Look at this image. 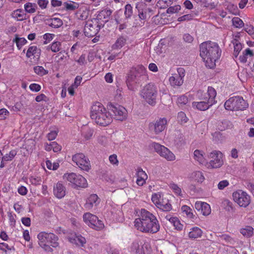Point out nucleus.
<instances>
[{
	"mask_svg": "<svg viewBox=\"0 0 254 254\" xmlns=\"http://www.w3.org/2000/svg\"><path fill=\"white\" fill-rule=\"evenodd\" d=\"M224 106L227 110L242 111L247 109L249 104L243 97L234 96L227 100L225 103Z\"/></svg>",
	"mask_w": 254,
	"mask_h": 254,
	"instance_id": "6",
	"label": "nucleus"
},
{
	"mask_svg": "<svg viewBox=\"0 0 254 254\" xmlns=\"http://www.w3.org/2000/svg\"><path fill=\"white\" fill-rule=\"evenodd\" d=\"M69 241L72 244L78 246H83L86 241L84 237L80 235L75 234L71 237L69 238Z\"/></svg>",
	"mask_w": 254,
	"mask_h": 254,
	"instance_id": "30",
	"label": "nucleus"
},
{
	"mask_svg": "<svg viewBox=\"0 0 254 254\" xmlns=\"http://www.w3.org/2000/svg\"><path fill=\"white\" fill-rule=\"evenodd\" d=\"M37 5L35 3L28 2L24 4L25 10L29 13H33L36 11Z\"/></svg>",
	"mask_w": 254,
	"mask_h": 254,
	"instance_id": "42",
	"label": "nucleus"
},
{
	"mask_svg": "<svg viewBox=\"0 0 254 254\" xmlns=\"http://www.w3.org/2000/svg\"><path fill=\"white\" fill-rule=\"evenodd\" d=\"M155 151L162 157L169 161H173L176 159L174 154L168 148L158 143L153 142L152 145Z\"/></svg>",
	"mask_w": 254,
	"mask_h": 254,
	"instance_id": "13",
	"label": "nucleus"
},
{
	"mask_svg": "<svg viewBox=\"0 0 254 254\" xmlns=\"http://www.w3.org/2000/svg\"><path fill=\"white\" fill-rule=\"evenodd\" d=\"M136 8L138 9V16L141 19L145 20L150 17L149 13L151 12V10L147 7L145 3L143 2L137 3Z\"/></svg>",
	"mask_w": 254,
	"mask_h": 254,
	"instance_id": "20",
	"label": "nucleus"
},
{
	"mask_svg": "<svg viewBox=\"0 0 254 254\" xmlns=\"http://www.w3.org/2000/svg\"><path fill=\"white\" fill-rule=\"evenodd\" d=\"M41 86L37 83H32L29 85L30 90L34 92H38L41 90Z\"/></svg>",
	"mask_w": 254,
	"mask_h": 254,
	"instance_id": "63",
	"label": "nucleus"
},
{
	"mask_svg": "<svg viewBox=\"0 0 254 254\" xmlns=\"http://www.w3.org/2000/svg\"><path fill=\"white\" fill-rule=\"evenodd\" d=\"M185 76V70L180 67L177 69V73L173 74L169 78V82L172 86H180L183 83V77Z\"/></svg>",
	"mask_w": 254,
	"mask_h": 254,
	"instance_id": "19",
	"label": "nucleus"
},
{
	"mask_svg": "<svg viewBox=\"0 0 254 254\" xmlns=\"http://www.w3.org/2000/svg\"><path fill=\"white\" fill-rule=\"evenodd\" d=\"M152 201L157 206H169L168 203L164 204L161 194L160 192L153 193L151 197Z\"/></svg>",
	"mask_w": 254,
	"mask_h": 254,
	"instance_id": "31",
	"label": "nucleus"
},
{
	"mask_svg": "<svg viewBox=\"0 0 254 254\" xmlns=\"http://www.w3.org/2000/svg\"><path fill=\"white\" fill-rule=\"evenodd\" d=\"M173 2V0H159L157 2L158 6L160 8H166L170 6Z\"/></svg>",
	"mask_w": 254,
	"mask_h": 254,
	"instance_id": "44",
	"label": "nucleus"
},
{
	"mask_svg": "<svg viewBox=\"0 0 254 254\" xmlns=\"http://www.w3.org/2000/svg\"><path fill=\"white\" fill-rule=\"evenodd\" d=\"M13 42H15L17 48L20 50L23 45L26 44L27 41L24 38H18L16 37L15 39L13 40Z\"/></svg>",
	"mask_w": 254,
	"mask_h": 254,
	"instance_id": "46",
	"label": "nucleus"
},
{
	"mask_svg": "<svg viewBox=\"0 0 254 254\" xmlns=\"http://www.w3.org/2000/svg\"><path fill=\"white\" fill-rule=\"evenodd\" d=\"M229 185V181L226 180H223V181H220L218 183V184L217 185V187H218V188L219 190H222L225 188H226L227 186H228Z\"/></svg>",
	"mask_w": 254,
	"mask_h": 254,
	"instance_id": "59",
	"label": "nucleus"
},
{
	"mask_svg": "<svg viewBox=\"0 0 254 254\" xmlns=\"http://www.w3.org/2000/svg\"><path fill=\"white\" fill-rule=\"evenodd\" d=\"M72 160L81 170L88 171L91 168L90 161L83 153H77L72 156Z\"/></svg>",
	"mask_w": 254,
	"mask_h": 254,
	"instance_id": "16",
	"label": "nucleus"
},
{
	"mask_svg": "<svg viewBox=\"0 0 254 254\" xmlns=\"http://www.w3.org/2000/svg\"><path fill=\"white\" fill-rule=\"evenodd\" d=\"M232 196L234 201L239 206H248L251 202V196L246 191L241 190L234 191Z\"/></svg>",
	"mask_w": 254,
	"mask_h": 254,
	"instance_id": "12",
	"label": "nucleus"
},
{
	"mask_svg": "<svg viewBox=\"0 0 254 254\" xmlns=\"http://www.w3.org/2000/svg\"><path fill=\"white\" fill-rule=\"evenodd\" d=\"M61 43L59 41H55L50 45V48L53 52L57 53L61 49Z\"/></svg>",
	"mask_w": 254,
	"mask_h": 254,
	"instance_id": "45",
	"label": "nucleus"
},
{
	"mask_svg": "<svg viewBox=\"0 0 254 254\" xmlns=\"http://www.w3.org/2000/svg\"><path fill=\"white\" fill-rule=\"evenodd\" d=\"M219 241H224L225 243L230 244H233L235 243L234 239L230 236L227 234H222L218 236Z\"/></svg>",
	"mask_w": 254,
	"mask_h": 254,
	"instance_id": "40",
	"label": "nucleus"
},
{
	"mask_svg": "<svg viewBox=\"0 0 254 254\" xmlns=\"http://www.w3.org/2000/svg\"><path fill=\"white\" fill-rule=\"evenodd\" d=\"M177 119L178 121L181 124L186 123L188 120V119L185 113L183 112H180L178 113Z\"/></svg>",
	"mask_w": 254,
	"mask_h": 254,
	"instance_id": "51",
	"label": "nucleus"
},
{
	"mask_svg": "<svg viewBox=\"0 0 254 254\" xmlns=\"http://www.w3.org/2000/svg\"><path fill=\"white\" fill-rule=\"evenodd\" d=\"M138 218L134 221V226L138 231L146 233H156L159 231L160 224L156 216L144 208L138 212Z\"/></svg>",
	"mask_w": 254,
	"mask_h": 254,
	"instance_id": "1",
	"label": "nucleus"
},
{
	"mask_svg": "<svg viewBox=\"0 0 254 254\" xmlns=\"http://www.w3.org/2000/svg\"><path fill=\"white\" fill-rule=\"evenodd\" d=\"M165 218L174 226L176 230L179 231L183 230L184 225L181 223L177 217H173L170 214H168L165 216Z\"/></svg>",
	"mask_w": 254,
	"mask_h": 254,
	"instance_id": "27",
	"label": "nucleus"
},
{
	"mask_svg": "<svg viewBox=\"0 0 254 254\" xmlns=\"http://www.w3.org/2000/svg\"><path fill=\"white\" fill-rule=\"evenodd\" d=\"M136 183L139 186H142L146 183L148 176L142 168L138 167L136 170Z\"/></svg>",
	"mask_w": 254,
	"mask_h": 254,
	"instance_id": "24",
	"label": "nucleus"
},
{
	"mask_svg": "<svg viewBox=\"0 0 254 254\" xmlns=\"http://www.w3.org/2000/svg\"><path fill=\"white\" fill-rule=\"evenodd\" d=\"M63 179L70 183L74 188H86L88 184L86 180L82 176L74 173H65Z\"/></svg>",
	"mask_w": 254,
	"mask_h": 254,
	"instance_id": "8",
	"label": "nucleus"
},
{
	"mask_svg": "<svg viewBox=\"0 0 254 254\" xmlns=\"http://www.w3.org/2000/svg\"><path fill=\"white\" fill-rule=\"evenodd\" d=\"M76 62L80 65H85L87 63L85 55H81L79 59L76 61Z\"/></svg>",
	"mask_w": 254,
	"mask_h": 254,
	"instance_id": "61",
	"label": "nucleus"
},
{
	"mask_svg": "<svg viewBox=\"0 0 254 254\" xmlns=\"http://www.w3.org/2000/svg\"><path fill=\"white\" fill-rule=\"evenodd\" d=\"M130 252L132 254H149L150 247L147 243L141 240L134 241L130 246Z\"/></svg>",
	"mask_w": 254,
	"mask_h": 254,
	"instance_id": "9",
	"label": "nucleus"
},
{
	"mask_svg": "<svg viewBox=\"0 0 254 254\" xmlns=\"http://www.w3.org/2000/svg\"><path fill=\"white\" fill-rule=\"evenodd\" d=\"M11 16L17 21H22L26 19V14L21 9H17L11 13Z\"/></svg>",
	"mask_w": 254,
	"mask_h": 254,
	"instance_id": "35",
	"label": "nucleus"
},
{
	"mask_svg": "<svg viewBox=\"0 0 254 254\" xmlns=\"http://www.w3.org/2000/svg\"><path fill=\"white\" fill-rule=\"evenodd\" d=\"M169 187L176 195L180 196L183 195L182 190L177 184L171 182L169 184Z\"/></svg>",
	"mask_w": 254,
	"mask_h": 254,
	"instance_id": "38",
	"label": "nucleus"
},
{
	"mask_svg": "<svg viewBox=\"0 0 254 254\" xmlns=\"http://www.w3.org/2000/svg\"><path fill=\"white\" fill-rule=\"evenodd\" d=\"M188 102V97L185 95L178 97L177 100V103L180 107H182L183 106L187 104Z\"/></svg>",
	"mask_w": 254,
	"mask_h": 254,
	"instance_id": "47",
	"label": "nucleus"
},
{
	"mask_svg": "<svg viewBox=\"0 0 254 254\" xmlns=\"http://www.w3.org/2000/svg\"><path fill=\"white\" fill-rule=\"evenodd\" d=\"M232 25L236 28H242L244 26L243 21L238 17H234L232 19Z\"/></svg>",
	"mask_w": 254,
	"mask_h": 254,
	"instance_id": "39",
	"label": "nucleus"
},
{
	"mask_svg": "<svg viewBox=\"0 0 254 254\" xmlns=\"http://www.w3.org/2000/svg\"><path fill=\"white\" fill-rule=\"evenodd\" d=\"M30 182L34 186H38L41 184L42 180L40 177L32 176L29 178Z\"/></svg>",
	"mask_w": 254,
	"mask_h": 254,
	"instance_id": "48",
	"label": "nucleus"
},
{
	"mask_svg": "<svg viewBox=\"0 0 254 254\" xmlns=\"http://www.w3.org/2000/svg\"><path fill=\"white\" fill-rule=\"evenodd\" d=\"M234 54L235 55H238L242 49V45L240 43H238L237 41L234 43Z\"/></svg>",
	"mask_w": 254,
	"mask_h": 254,
	"instance_id": "60",
	"label": "nucleus"
},
{
	"mask_svg": "<svg viewBox=\"0 0 254 254\" xmlns=\"http://www.w3.org/2000/svg\"><path fill=\"white\" fill-rule=\"evenodd\" d=\"M200 56L205 66L211 69L216 66V62L221 55V50L218 44L210 41L202 43L199 46Z\"/></svg>",
	"mask_w": 254,
	"mask_h": 254,
	"instance_id": "2",
	"label": "nucleus"
},
{
	"mask_svg": "<svg viewBox=\"0 0 254 254\" xmlns=\"http://www.w3.org/2000/svg\"><path fill=\"white\" fill-rule=\"evenodd\" d=\"M93 130L89 128H86L82 132L83 137L86 140H88V139H90L93 135Z\"/></svg>",
	"mask_w": 254,
	"mask_h": 254,
	"instance_id": "55",
	"label": "nucleus"
},
{
	"mask_svg": "<svg viewBox=\"0 0 254 254\" xmlns=\"http://www.w3.org/2000/svg\"><path fill=\"white\" fill-rule=\"evenodd\" d=\"M157 90L152 83H148L144 86L140 91V96L150 105L153 106L156 103Z\"/></svg>",
	"mask_w": 254,
	"mask_h": 254,
	"instance_id": "7",
	"label": "nucleus"
},
{
	"mask_svg": "<svg viewBox=\"0 0 254 254\" xmlns=\"http://www.w3.org/2000/svg\"><path fill=\"white\" fill-rule=\"evenodd\" d=\"M197 210L204 216H207L211 213V207H195Z\"/></svg>",
	"mask_w": 254,
	"mask_h": 254,
	"instance_id": "54",
	"label": "nucleus"
},
{
	"mask_svg": "<svg viewBox=\"0 0 254 254\" xmlns=\"http://www.w3.org/2000/svg\"><path fill=\"white\" fill-rule=\"evenodd\" d=\"M209 157L211 160L207 164V167L208 169L218 168L223 164V154L219 151L214 150L210 152Z\"/></svg>",
	"mask_w": 254,
	"mask_h": 254,
	"instance_id": "18",
	"label": "nucleus"
},
{
	"mask_svg": "<svg viewBox=\"0 0 254 254\" xmlns=\"http://www.w3.org/2000/svg\"><path fill=\"white\" fill-rule=\"evenodd\" d=\"M182 212L189 218H193L194 215L190 207H182Z\"/></svg>",
	"mask_w": 254,
	"mask_h": 254,
	"instance_id": "50",
	"label": "nucleus"
},
{
	"mask_svg": "<svg viewBox=\"0 0 254 254\" xmlns=\"http://www.w3.org/2000/svg\"><path fill=\"white\" fill-rule=\"evenodd\" d=\"M52 150L54 152H59L62 149V146L58 144L56 142L54 141L52 142Z\"/></svg>",
	"mask_w": 254,
	"mask_h": 254,
	"instance_id": "62",
	"label": "nucleus"
},
{
	"mask_svg": "<svg viewBox=\"0 0 254 254\" xmlns=\"http://www.w3.org/2000/svg\"><path fill=\"white\" fill-rule=\"evenodd\" d=\"M102 27H103L102 23H98L94 19L88 20L86 22L84 28V34L88 37H94L99 32Z\"/></svg>",
	"mask_w": 254,
	"mask_h": 254,
	"instance_id": "10",
	"label": "nucleus"
},
{
	"mask_svg": "<svg viewBox=\"0 0 254 254\" xmlns=\"http://www.w3.org/2000/svg\"><path fill=\"white\" fill-rule=\"evenodd\" d=\"M216 95L217 92L216 90L211 86L208 87L206 92L199 90L197 93V96L199 100H205L213 105L217 102L215 100Z\"/></svg>",
	"mask_w": 254,
	"mask_h": 254,
	"instance_id": "15",
	"label": "nucleus"
},
{
	"mask_svg": "<svg viewBox=\"0 0 254 254\" xmlns=\"http://www.w3.org/2000/svg\"><path fill=\"white\" fill-rule=\"evenodd\" d=\"M37 238L39 245L46 252H53V250L49 245L53 248H57L59 246L58 242L59 238L53 233L42 232L39 233Z\"/></svg>",
	"mask_w": 254,
	"mask_h": 254,
	"instance_id": "5",
	"label": "nucleus"
},
{
	"mask_svg": "<svg viewBox=\"0 0 254 254\" xmlns=\"http://www.w3.org/2000/svg\"><path fill=\"white\" fill-rule=\"evenodd\" d=\"M53 192L56 197L62 198L66 193L65 187L61 182H58L54 186Z\"/></svg>",
	"mask_w": 254,
	"mask_h": 254,
	"instance_id": "23",
	"label": "nucleus"
},
{
	"mask_svg": "<svg viewBox=\"0 0 254 254\" xmlns=\"http://www.w3.org/2000/svg\"><path fill=\"white\" fill-rule=\"evenodd\" d=\"M112 13V11L110 9H104L99 11L94 20H96L98 23H102L103 26L104 24L108 22L110 19V16Z\"/></svg>",
	"mask_w": 254,
	"mask_h": 254,
	"instance_id": "22",
	"label": "nucleus"
},
{
	"mask_svg": "<svg viewBox=\"0 0 254 254\" xmlns=\"http://www.w3.org/2000/svg\"><path fill=\"white\" fill-rule=\"evenodd\" d=\"M193 159L200 164H203L206 161L205 153L202 150L198 149L194 151Z\"/></svg>",
	"mask_w": 254,
	"mask_h": 254,
	"instance_id": "28",
	"label": "nucleus"
},
{
	"mask_svg": "<svg viewBox=\"0 0 254 254\" xmlns=\"http://www.w3.org/2000/svg\"><path fill=\"white\" fill-rule=\"evenodd\" d=\"M167 120L166 118H160L154 122L149 124L148 128L150 131L155 134H158L164 131L167 127Z\"/></svg>",
	"mask_w": 254,
	"mask_h": 254,
	"instance_id": "17",
	"label": "nucleus"
},
{
	"mask_svg": "<svg viewBox=\"0 0 254 254\" xmlns=\"http://www.w3.org/2000/svg\"><path fill=\"white\" fill-rule=\"evenodd\" d=\"M147 72L146 68L142 65L131 67L127 76L126 83L128 88L131 91L136 90L146 77Z\"/></svg>",
	"mask_w": 254,
	"mask_h": 254,
	"instance_id": "4",
	"label": "nucleus"
},
{
	"mask_svg": "<svg viewBox=\"0 0 254 254\" xmlns=\"http://www.w3.org/2000/svg\"><path fill=\"white\" fill-rule=\"evenodd\" d=\"M17 151L16 149L10 150L8 153L5 154L1 158L0 168H3L7 162L12 161L16 156Z\"/></svg>",
	"mask_w": 254,
	"mask_h": 254,
	"instance_id": "25",
	"label": "nucleus"
},
{
	"mask_svg": "<svg viewBox=\"0 0 254 254\" xmlns=\"http://www.w3.org/2000/svg\"><path fill=\"white\" fill-rule=\"evenodd\" d=\"M108 108L110 112L113 114L114 118L116 120L123 121L127 119V111L123 106L110 103L108 105Z\"/></svg>",
	"mask_w": 254,
	"mask_h": 254,
	"instance_id": "11",
	"label": "nucleus"
},
{
	"mask_svg": "<svg viewBox=\"0 0 254 254\" xmlns=\"http://www.w3.org/2000/svg\"><path fill=\"white\" fill-rule=\"evenodd\" d=\"M90 117L96 124L102 127H106L112 122L110 112L99 102H95L91 106Z\"/></svg>",
	"mask_w": 254,
	"mask_h": 254,
	"instance_id": "3",
	"label": "nucleus"
},
{
	"mask_svg": "<svg viewBox=\"0 0 254 254\" xmlns=\"http://www.w3.org/2000/svg\"><path fill=\"white\" fill-rule=\"evenodd\" d=\"M41 50L36 46H30L26 52V57L30 59L31 60H33V61H38L40 57Z\"/></svg>",
	"mask_w": 254,
	"mask_h": 254,
	"instance_id": "21",
	"label": "nucleus"
},
{
	"mask_svg": "<svg viewBox=\"0 0 254 254\" xmlns=\"http://www.w3.org/2000/svg\"><path fill=\"white\" fill-rule=\"evenodd\" d=\"M110 163L114 166H117L119 165V162L116 154H112L109 157Z\"/></svg>",
	"mask_w": 254,
	"mask_h": 254,
	"instance_id": "56",
	"label": "nucleus"
},
{
	"mask_svg": "<svg viewBox=\"0 0 254 254\" xmlns=\"http://www.w3.org/2000/svg\"><path fill=\"white\" fill-rule=\"evenodd\" d=\"M181 6L180 5H175L174 6H170L167 10L168 13H175L179 11L181 9Z\"/></svg>",
	"mask_w": 254,
	"mask_h": 254,
	"instance_id": "57",
	"label": "nucleus"
},
{
	"mask_svg": "<svg viewBox=\"0 0 254 254\" xmlns=\"http://www.w3.org/2000/svg\"><path fill=\"white\" fill-rule=\"evenodd\" d=\"M35 73L39 76H42L48 73V70L42 66H36L34 67Z\"/></svg>",
	"mask_w": 254,
	"mask_h": 254,
	"instance_id": "41",
	"label": "nucleus"
},
{
	"mask_svg": "<svg viewBox=\"0 0 254 254\" xmlns=\"http://www.w3.org/2000/svg\"><path fill=\"white\" fill-rule=\"evenodd\" d=\"M133 13L132 7L130 4H127L125 7L124 14L126 18H130Z\"/></svg>",
	"mask_w": 254,
	"mask_h": 254,
	"instance_id": "49",
	"label": "nucleus"
},
{
	"mask_svg": "<svg viewBox=\"0 0 254 254\" xmlns=\"http://www.w3.org/2000/svg\"><path fill=\"white\" fill-rule=\"evenodd\" d=\"M241 233L245 237L249 238L254 234V228L250 226H247L240 230Z\"/></svg>",
	"mask_w": 254,
	"mask_h": 254,
	"instance_id": "37",
	"label": "nucleus"
},
{
	"mask_svg": "<svg viewBox=\"0 0 254 254\" xmlns=\"http://www.w3.org/2000/svg\"><path fill=\"white\" fill-rule=\"evenodd\" d=\"M47 24L54 28H58L63 24L62 20L58 17H53L47 20Z\"/></svg>",
	"mask_w": 254,
	"mask_h": 254,
	"instance_id": "32",
	"label": "nucleus"
},
{
	"mask_svg": "<svg viewBox=\"0 0 254 254\" xmlns=\"http://www.w3.org/2000/svg\"><path fill=\"white\" fill-rule=\"evenodd\" d=\"M58 130H51L47 135V137L49 140H54L58 133Z\"/></svg>",
	"mask_w": 254,
	"mask_h": 254,
	"instance_id": "58",
	"label": "nucleus"
},
{
	"mask_svg": "<svg viewBox=\"0 0 254 254\" xmlns=\"http://www.w3.org/2000/svg\"><path fill=\"white\" fill-rule=\"evenodd\" d=\"M55 35L54 34H51L47 33L43 35V37L44 40V44H47L50 43L55 37Z\"/></svg>",
	"mask_w": 254,
	"mask_h": 254,
	"instance_id": "52",
	"label": "nucleus"
},
{
	"mask_svg": "<svg viewBox=\"0 0 254 254\" xmlns=\"http://www.w3.org/2000/svg\"><path fill=\"white\" fill-rule=\"evenodd\" d=\"M192 105L193 107H195L200 111H205L213 105L205 100H201L200 102H193Z\"/></svg>",
	"mask_w": 254,
	"mask_h": 254,
	"instance_id": "29",
	"label": "nucleus"
},
{
	"mask_svg": "<svg viewBox=\"0 0 254 254\" xmlns=\"http://www.w3.org/2000/svg\"><path fill=\"white\" fill-rule=\"evenodd\" d=\"M192 19V15L189 14L183 15L178 18V21L181 22L184 21H188Z\"/></svg>",
	"mask_w": 254,
	"mask_h": 254,
	"instance_id": "64",
	"label": "nucleus"
},
{
	"mask_svg": "<svg viewBox=\"0 0 254 254\" xmlns=\"http://www.w3.org/2000/svg\"><path fill=\"white\" fill-rule=\"evenodd\" d=\"M227 8L229 11L234 15L238 14L239 10L236 5L230 3L227 5Z\"/></svg>",
	"mask_w": 254,
	"mask_h": 254,
	"instance_id": "53",
	"label": "nucleus"
},
{
	"mask_svg": "<svg viewBox=\"0 0 254 254\" xmlns=\"http://www.w3.org/2000/svg\"><path fill=\"white\" fill-rule=\"evenodd\" d=\"M190 178L193 181L202 183L205 180V177L201 171H194L190 175Z\"/></svg>",
	"mask_w": 254,
	"mask_h": 254,
	"instance_id": "33",
	"label": "nucleus"
},
{
	"mask_svg": "<svg viewBox=\"0 0 254 254\" xmlns=\"http://www.w3.org/2000/svg\"><path fill=\"white\" fill-rule=\"evenodd\" d=\"M101 199L96 194H91L86 199V206H97L100 204Z\"/></svg>",
	"mask_w": 254,
	"mask_h": 254,
	"instance_id": "26",
	"label": "nucleus"
},
{
	"mask_svg": "<svg viewBox=\"0 0 254 254\" xmlns=\"http://www.w3.org/2000/svg\"><path fill=\"white\" fill-rule=\"evenodd\" d=\"M189 233V237L191 239H195L200 238L202 234V230L197 227H194L190 229Z\"/></svg>",
	"mask_w": 254,
	"mask_h": 254,
	"instance_id": "34",
	"label": "nucleus"
},
{
	"mask_svg": "<svg viewBox=\"0 0 254 254\" xmlns=\"http://www.w3.org/2000/svg\"><path fill=\"white\" fill-rule=\"evenodd\" d=\"M64 6L66 10H74L77 9L79 5L76 2L73 1L65 2Z\"/></svg>",
	"mask_w": 254,
	"mask_h": 254,
	"instance_id": "43",
	"label": "nucleus"
},
{
	"mask_svg": "<svg viewBox=\"0 0 254 254\" xmlns=\"http://www.w3.org/2000/svg\"><path fill=\"white\" fill-rule=\"evenodd\" d=\"M127 42V39L123 36L119 37L115 43L112 45V48L113 50H119L124 47Z\"/></svg>",
	"mask_w": 254,
	"mask_h": 254,
	"instance_id": "36",
	"label": "nucleus"
},
{
	"mask_svg": "<svg viewBox=\"0 0 254 254\" xmlns=\"http://www.w3.org/2000/svg\"><path fill=\"white\" fill-rule=\"evenodd\" d=\"M85 223L91 228L99 230L104 227L102 222L96 216L90 213H86L83 216Z\"/></svg>",
	"mask_w": 254,
	"mask_h": 254,
	"instance_id": "14",
	"label": "nucleus"
}]
</instances>
